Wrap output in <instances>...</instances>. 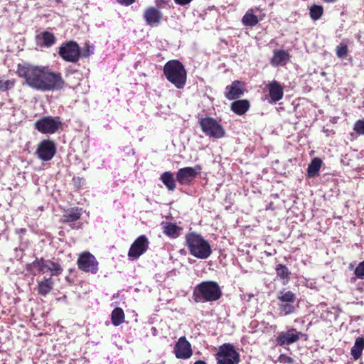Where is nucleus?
<instances>
[{"instance_id":"21","label":"nucleus","mask_w":364,"mask_h":364,"mask_svg":"<svg viewBox=\"0 0 364 364\" xmlns=\"http://www.w3.org/2000/svg\"><path fill=\"white\" fill-rule=\"evenodd\" d=\"M259 11L258 9L255 10L253 9H248L242 18V24L245 26H255L259 22L258 16L255 14V11Z\"/></svg>"},{"instance_id":"5","label":"nucleus","mask_w":364,"mask_h":364,"mask_svg":"<svg viewBox=\"0 0 364 364\" xmlns=\"http://www.w3.org/2000/svg\"><path fill=\"white\" fill-rule=\"evenodd\" d=\"M26 269L33 275L37 274L35 269L42 274L49 272L51 277L60 275L63 272V268L60 264L43 258H36L31 263L27 264Z\"/></svg>"},{"instance_id":"39","label":"nucleus","mask_w":364,"mask_h":364,"mask_svg":"<svg viewBox=\"0 0 364 364\" xmlns=\"http://www.w3.org/2000/svg\"><path fill=\"white\" fill-rule=\"evenodd\" d=\"M117 1L121 5L129 6L132 4L135 0H117Z\"/></svg>"},{"instance_id":"16","label":"nucleus","mask_w":364,"mask_h":364,"mask_svg":"<svg viewBox=\"0 0 364 364\" xmlns=\"http://www.w3.org/2000/svg\"><path fill=\"white\" fill-rule=\"evenodd\" d=\"M144 18L147 25L157 26L163 18L162 13L155 7H148L144 13Z\"/></svg>"},{"instance_id":"18","label":"nucleus","mask_w":364,"mask_h":364,"mask_svg":"<svg viewBox=\"0 0 364 364\" xmlns=\"http://www.w3.org/2000/svg\"><path fill=\"white\" fill-rule=\"evenodd\" d=\"M243 84L238 80H235L230 85L226 87L225 96L228 100H235L239 98L243 94Z\"/></svg>"},{"instance_id":"30","label":"nucleus","mask_w":364,"mask_h":364,"mask_svg":"<svg viewBox=\"0 0 364 364\" xmlns=\"http://www.w3.org/2000/svg\"><path fill=\"white\" fill-rule=\"evenodd\" d=\"M112 323L115 326H119L124 321V313L121 308H115L111 314Z\"/></svg>"},{"instance_id":"42","label":"nucleus","mask_w":364,"mask_h":364,"mask_svg":"<svg viewBox=\"0 0 364 364\" xmlns=\"http://www.w3.org/2000/svg\"><path fill=\"white\" fill-rule=\"evenodd\" d=\"M288 362L289 363H291L292 362V359L291 358H288Z\"/></svg>"},{"instance_id":"4","label":"nucleus","mask_w":364,"mask_h":364,"mask_svg":"<svg viewBox=\"0 0 364 364\" xmlns=\"http://www.w3.org/2000/svg\"><path fill=\"white\" fill-rule=\"evenodd\" d=\"M221 294L219 285L213 281L203 282L194 290L195 300L198 302L216 301Z\"/></svg>"},{"instance_id":"22","label":"nucleus","mask_w":364,"mask_h":364,"mask_svg":"<svg viewBox=\"0 0 364 364\" xmlns=\"http://www.w3.org/2000/svg\"><path fill=\"white\" fill-rule=\"evenodd\" d=\"M36 40L38 45L48 48L55 43V37L50 32L43 31L37 36Z\"/></svg>"},{"instance_id":"19","label":"nucleus","mask_w":364,"mask_h":364,"mask_svg":"<svg viewBox=\"0 0 364 364\" xmlns=\"http://www.w3.org/2000/svg\"><path fill=\"white\" fill-rule=\"evenodd\" d=\"M289 60V54L284 50H275L271 59V64L274 67L284 66Z\"/></svg>"},{"instance_id":"25","label":"nucleus","mask_w":364,"mask_h":364,"mask_svg":"<svg viewBox=\"0 0 364 364\" xmlns=\"http://www.w3.org/2000/svg\"><path fill=\"white\" fill-rule=\"evenodd\" d=\"M250 104L247 100H237L232 103V110L238 115L245 114L249 109Z\"/></svg>"},{"instance_id":"12","label":"nucleus","mask_w":364,"mask_h":364,"mask_svg":"<svg viewBox=\"0 0 364 364\" xmlns=\"http://www.w3.org/2000/svg\"><path fill=\"white\" fill-rule=\"evenodd\" d=\"M149 242L145 235L138 237L131 245L128 257L132 259H138L149 248Z\"/></svg>"},{"instance_id":"1","label":"nucleus","mask_w":364,"mask_h":364,"mask_svg":"<svg viewBox=\"0 0 364 364\" xmlns=\"http://www.w3.org/2000/svg\"><path fill=\"white\" fill-rule=\"evenodd\" d=\"M17 73L25 79L29 87L39 91L59 90L65 85L61 75L52 72L48 67L31 64L18 65Z\"/></svg>"},{"instance_id":"38","label":"nucleus","mask_w":364,"mask_h":364,"mask_svg":"<svg viewBox=\"0 0 364 364\" xmlns=\"http://www.w3.org/2000/svg\"><path fill=\"white\" fill-rule=\"evenodd\" d=\"M353 129L357 134L364 135V120H358L354 124Z\"/></svg>"},{"instance_id":"13","label":"nucleus","mask_w":364,"mask_h":364,"mask_svg":"<svg viewBox=\"0 0 364 364\" xmlns=\"http://www.w3.org/2000/svg\"><path fill=\"white\" fill-rule=\"evenodd\" d=\"M302 333L296 328H291L286 331L280 332L275 341L280 346H289L298 341L302 336Z\"/></svg>"},{"instance_id":"9","label":"nucleus","mask_w":364,"mask_h":364,"mask_svg":"<svg viewBox=\"0 0 364 364\" xmlns=\"http://www.w3.org/2000/svg\"><path fill=\"white\" fill-rule=\"evenodd\" d=\"M60 56L68 62L76 63L80 56V50L77 43L69 41L59 48Z\"/></svg>"},{"instance_id":"3","label":"nucleus","mask_w":364,"mask_h":364,"mask_svg":"<svg viewBox=\"0 0 364 364\" xmlns=\"http://www.w3.org/2000/svg\"><path fill=\"white\" fill-rule=\"evenodd\" d=\"M164 74L166 79L176 88L182 89L184 87L187 78L186 70L183 64L178 60L168 61L164 67Z\"/></svg>"},{"instance_id":"31","label":"nucleus","mask_w":364,"mask_h":364,"mask_svg":"<svg viewBox=\"0 0 364 364\" xmlns=\"http://www.w3.org/2000/svg\"><path fill=\"white\" fill-rule=\"evenodd\" d=\"M276 272L277 276L280 279H285L287 282H288L289 279L290 272L285 265L282 264L277 265Z\"/></svg>"},{"instance_id":"37","label":"nucleus","mask_w":364,"mask_h":364,"mask_svg":"<svg viewBox=\"0 0 364 364\" xmlns=\"http://www.w3.org/2000/svg\"><path fill=\"white\" fill-rule=\"evenodd\" d=\"M348 53L347 46L345 44H340L336 48V55L341 58H343L346 56Z\"/></svg>"},{"instance_id":"33","label":"nucleus","mask_w":364,"mask_h":364,"mask_svg":"<svg viewBox=\"0 0 364 364\" xmlns=\"http://www.w3.org/2000/svg\"><path fill=\"white\" fill-rule=\"evenodd\" d=\"M323 9L321 6L314 5L310 8V16L314 21L318 20L323 15Z\"/></svg>"},{"instance_id":"23","label":"nucleus","mask_w":364,"mask_h":364,"mask_svg":"<svg viewBox=\"0 0 364 364\" xmlns=\"http://www.w3.org/2000/svg\"><path fill=\"white\" fill-rule=\"evenodd\" d=\"M161 225L164 233L168 237L176 238L179 236L181 229L176 224L172 223L163 222Z\"/></svg>"},{"instance_id":"10","label":"nucleus","mask_w":364,"mask_h":364,"mask_svg":"<svg viewBox=\"0 0 364 364\" xmlns=\"http://www.w3.org/2000/svg\"><path fill=\"white\" fill-rule=\"evenodd\" d=\"M78 268L85 272L96 274L98 271V262L94 255L89 252H84L77 259Z\"/></svg>"},{"instance_id":"27","label":"nucleus","mask_w":364,"mask_h":364,"mask_svg":"<svg viewBox=\"0 0 364 364\" xmlns=\"http://www.w3.org/2000/svg\"><path fill=\"white\" fill-rule=\"evenodd\" d=\"M322 161L318 158H314L311 162L309 164L307 168V173L309 177H315L318 175V171L321 168Z\"/></svg>"},{"instance_id":"20","label":"nucleus","mask_w":364,"mask_h":364,"mask_svg":"<svg viewBox=\"0 0 364 364\" xmlns=\"http://www.w3.org/2000/svg\"><path fill=\"white\" fill-rule=\"evenodd\" d=\"M53 285L54 281L51 277H44L41 280L38 281V293L41 296H46L53 289Z\"/></svg>"},{"instance_id":"43","label":"nucleus","mask_w":364,"mask_h":364,"mask_svg":"<svg viewBox=\"0 0 364 364\" xmlns=\"http://www.w3.org/2000/svg\"><path fill=\"white\" fill-rule=\"evenodd\" d=\"M158 2H159V0H156V4H157V5L159 6V4H158Z\"/></svg>"},{"instance_id":"11","label":"nucleus","mask_w":364,"mask_h":364,"mask_svg":"<svg viewBox=\"0 0 364 364\" xmlns=\"http://www.w3.org/2000/svg\"><path fill=\"white\" fill-rule=\"evenodd\" d=\"M36 153L39 159L48 161L53 159L56 153L55 144L51 140H43L38 145Z\"/></svg>"},{"instance_id":"28","label":"nucleus","mask_w":364,"mask_h":364,"mask_svg":"<svg viewBox=\"0 0 364 364\" xmlns=\"http://www.w3.org/2000/svg\"><path fill=\"white\" fill-rule=\"evenodd\" d=\"M81 215V208H72L63 215V220L66 223L75 222L80 218Z\"/></svg>"},{"instance_id":"32","label":"nucleus","mask_w":364,"mask_h":364,"mask_svg":"<svg viewBox=\"0 0 364 364\" xmlns=\"http://www.w3.org/2000/svg\"><path fill=\"white\" fill-rule=\"evenodd\" d=\"M293 303H279V309L282 316H287L293 314L295 311V307Z\"/></svg>"},{"instance_id":"36","label":"nucleus","mask_w":364,"mask_h":364,"mask_svg":"<svg viewBox=\"0 0 364 364\" xmlns=\"http://www.w3.org/2000/svg\"><path fill=\"white\" fill-rule=\"evenodd\" d=\"M354 274L360 279H364V260L360 262L354 271Z\"/></svg>"},{"instance_id":"34","label":"nucleus","mask_w":364,"mask_h":364,"mask_svg":"<svg viewBox=\"0 0 364 364\" xmlns=\"http://www.w3.org/2000/svg\"><path fill=\"white\" fill-rule=\"evenodd\" d=\"M15 81L14 80H4L0 77V91L5 92L14 87Z\"/></svg>"},{"instance_id":"17","label":"nucleus","mask_w":364,"mask_h":364,"mask_svg":"<svg viewBox=\"0 0 364 364\" xmlns=\"http://www.w3.org/2000/svg\"><path fill=\"white\" fill-rule=\"evenodd\" d=\"M267 88L272 102L276 103L283 98V87L279 82L272 80L267 85Z\"/></svg>"},{"instance_id":"7","label":"nucleus","mask_w":364,"mask_h":364,"mask_svg":"<svg viewBox=\"0 0 364 364\" xmlns=\"http://www.w3.org/2000/svg\"><path fill=\"white\" fill-rule=\"evenodd\" d=\"M61 124L60 117H43L35 122L34 127L41 133L52 134L58 130Z\"/></svg>"},{"instance_id":"35","label":"nucleus","mask_w":364,"mask_h":364,"mask_svg":"<svg viewBox=\"0 0 364 364\" xmlns=\"http://www.w3.org/2000/svg\"><path fill=\"white\" fill-rule=\"evenodd\" d=\"M95 48L93 46L90 45L88 43H85L82 50H80V55L83 58H87L94 53Z\"/></svg>"},{"instance_id":"14","label":"nucleus","mask_w":364,"mask_h":364,"mask_svg":"<svg viewBox=\"0 0 364 364\" xmlns=\"http://www.w3.org/2000/svg\"><path fill=\"white\" fill-rule=\"evenodd\" d=\"M200 171L199 166L180 168L176 173V181L181 185H188L198 175Z\"/></svg>"},{"instance_id":"2","label":"nucleus","mask_w":364,"mask_h":364,"mask_svg":"<svg viewBox=\"0 0 364 364\" xmlns=\"http://www.w3.org/2000/svg\"><path fill=\"white\" fill-rule=\"evenodd\" d=\"M186 242L190 253L198 259H207L212 253V249L207 240L200 235L191 232L186 235Z\"/></svg>"},{"instance_id":"24","label":"nucleus","mask_w":364,"mask_h":364,"mask_svg":"<svg viewBox=\"0 0 364 364\" xmlns=\"http://www.w3.org/2000/svg\"><path fill=\"white\" fill-rule=\"evenodd\" d=\"M364 349V337H358L355 339V343L350 350V354L354 360L360 358Z\"/></svg>"},{"instance_id":"40","label":"nucleus","mask_w":364,"mask_h":364,"mask_svg":"<svg viewBox=\"0 0 364 364\" xmlns=\"http://www.w3.org/2000/svg\"><path fill=\"white\" fill-rule=\"evenodd\" d=\"M176 4L181 5V6H185L191 2L192 0H174Z\"/></svg>"},{"instance_id":"41","label":"nucleus","mask_w":364,"mask_h":364,"mask_svg":"<svg viewBox=\"0 0 364 364\" xmlns=\"http://www.w3.org/2000/svg\"><path fill=\"white\" fill-rule=\"evenodd\" d=\"M194 364H206V363L203 360H198V361L195 362Z\"/></svg>"},{"instance_id":"8","label":"nucleus","mask_w":364,"mask_h":364,"mask_svg":"<svg viewBox=\"0 0 364 364\" xmlns=\"http://www.w3.org/2000/svg\"><path fill=\"white\" fill-rule=\"evenodd\" d=\"M202 131L208 136L220 139L224 136L225 132L223 126L211 117L201 119L199 122Z\"/></svg>"},{"instance_id":"26","label":"nucleus","mask_w":364,"mask_h":364,"mask_svg":"<svg viewBox=\"0 0 364 364\" xmlns=\"http://www.w3.org/2000/svg\"><path fill=\"white\" fill-rule=\"evenodd\" d=\"M161 181L166 186L168 191H174L176 188V181L173 174L171 171H166L161 175Z\"/></svg>"},{"instance_id":"29","label":"nucleus","mask_w":364,"mask_h":364,"mask_svg":"<svg viewBox=\"0 0 364 364\" xmlns=\"http://www.w3.org/2000/svg\"><path fill=\"white\" fill-rule=\"evenodd\" d=\"M277 299L280 303H294L296 296L291 291H280L277 294Z\"/></svg>"},{"instance_id":"6","label":"nucleus","mask_w":364,"mask_h":364,"mask_svg":"<svg viewBox=\"0 0 364 364\" xmlns=\"http://www.w3.org/2000/svg\"><path fill=\"white\" fill-rule=\"evenodd\" d=\"M215 358L218 364H238L240 360V354L230 343H225L220 346Z\"/></svg>"},{"instance_id":"15","label":"nucleus","mask_w":364,"mask_h":364,"mask_svg":"<svg viewBox=\"0 0 364 364\" xmlns=\"http://www.w3.org/2000/svg\"><path fill=\"white\" fill-rule=\"evenodd\" d=\"M174 353L180 359H188L192 355L191 346L185 337H181L176 343Z\"/></svg>"}]
</instances>
